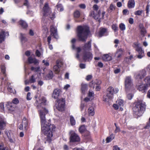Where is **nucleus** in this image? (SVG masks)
<instances>
[{
    "label": "nucleus",
    "instance_id": "f257e3e1",
    "mask_svg": "<svg viewBox=\"0 0 150 150\" xmlns=\"http://www.w3.org/2000/svg\"><path fill=\"white\" fill-rule=\"evenodd\" d=\"M46 102L45 98L42 97L38 100H36L35 105L40 111L42 131L47 136L46 141L50 143L51 142L53 132L54 131L55 127L54 125L50 124L49 122H47L46 120L45 116L48 112L44 107L46 104Z\"/></svg>",
    "mask_w": 150,
    "mask_h": 150
},
{
    "label": "nucleus",
    "instance_id": "f03ea898",
    "mask_svg": "<svg viewBox=\"0 0 150 150\" xmlns=\"http://www.w3.org/2000/svg\"><path fill=\"white\" fill-rule=\"evenodd\" d=\"M89 32V28L88 26H78L77 27V35L79 40L83 42H86Z\"/></svg>",
    "mask_w": 150,
    "mask_h": 150
},
{
    "label": "nucleus",
    "instance_id": "7ed1b4c3",
    "mask_svg": "<svg viewBox=\"0 0 150 150\" xmlns=\"http://www.w3.org/2000/svg\"><path fill=\"white\" fill-rule=\"evenodd\" d=\"M145 102L141 100H138L135 102V106L133 108L135 114L139 117L141 116L145 110Z\"/></svg>",
    "mask_w": 150,
    "mask_h": 150
},
{
    "label": "nucleus",
    "instance_id": "20e7f679",
    "mask_svg": "<svg viewBox=\"0 0 150 150\" xmlns=\"http://www.w3.org/2000/svg\"><path fill=\"white\" fill-rule=\"evenodd\" d=\"M43 11L44 12L43 16L42 23L44 24V25H45L47 24L46 20L44 18V17L48 15L49 16V17L52 19H54L55 18V14L54 13L52 14L50 9V8L48 4L46 3L44 5L43 8Z\"/></svg>",
    "mask_w": 150,
    "mask_h": 150
},
{
    "label": "nucleus",
    "instance_id": "39448f33",
    "mask_svg": "<svg viewBox=\"0 0 150 150\" xmlns=\"http://www.w3.org/2000/svg\"><path fill=\"white\" fill-rule=\"evenodd\" d=\"M119 90L117 89L114 90V88L110 86L107 89L106 94L104 96L103 100L105 102H108L113 97L114 93H117Z\"/></svg>",
    "mask_w": 150,
    "mask_h": 150
},
{
    "label": "nucleus",
    "instance_id": "423d86ee",
    "mask_svg": "<svg viewBox=\"0 0 150 150\" xmlns=\"http://www.w3.org/2000/svg\"><path fill=\"white\" fill-rule=\"evenodd\" d=\"M146 84H142L139 85L138 87V90L142 92H145L146 90L147 89L148 87L150 86V76L146 77L144 79Z\"/></svg>",
    "mask_w": 150,
    "mask_h": 150
},
{
    "label": "nucleus",
    "instance_id": "0eeeda50",
    "mask_svg": "<svg viewBox=\"0 0 150 150\" xmlns=\"http://www.w3.org/2000/svg\"><path fill=\"white\" fill-rule=\"evenodd\" d=\"M65 102V100L63 98L57 100L56 105L57 108L58 110L62 111L64 110Z\"/></svg>",
    "mask_w": 150,
    "mask_h": 150
},
{
    "label": "nucleus",
    "instance_id": "6e6552de",
    "mask_svg": "<svg viewBox=\"0 0 150 150\" xmlns=\"http://www.w3.org/2000/svg\"><path fill=\"white\" fill-rule=\"evenodd\" d=\"M125 86L126 91L133 89V84L131 76H128L126 77L125 80Z\"/></svg>",
    "mask_w": 150,
    "mask_h": 150
},
{
    "label": "nucleus",
    "instance_id": "1a4fd4ad",
    "mask_svg": "<svg viewBox=\"0 0 150 150\" xmlns=\"http://www.w3.org/2000/svg\"><path fill=\"white\" fill-rule=\"evenodd\" d=\"M76 41V39L75 38H73L71 40V42L72 44V48L73 50H76L77 52L76 54V57L77 58H79V53L81 52V48L80 47H75L74 43Z\"/></svg>",
    "mask_w": 150,
    "mask_h": 150
},
{
    "label": "nucleus",
    "instance_id": "9d476101",
    "mask_svg": "<svg viewBox=\"0 0 150 150\" xmlns=\"http://www.w3.org/2000/svg\"><path fill=\"white\" fill-rule=\"evenodd\" d=\"M135 45L136 47V50L138 53L137 57L139 59H141L144 56V51L142 47L139 46L138 44H136Z\"/></svg>",
    "mask_w": 150,
    "mask_h": 150
},
{
    "label": "nucleus",
    "instance_id": "9b49d317",
    "mask_svg": "<svg viewBox=\"0 0 150 150\" xmlns=\"http://www.w3.org/2000/svg\"><path fill=\"white\" fill-rule=\"evenodd\" d=\"M93 57L92 53L89 52H84L83 56V59L85 61H91Z\"/></svg>",
    "mask_w": 150,
    "mask_h": 150
},
{
    "label": "nucleus",
    "instance_id": "f8f14e48",
    "mask_svg": "<svg viewBox=\"0 0 150 150\" xmlns=\"http://www.w3.org/2000/svg\"><path fill=\"white\" fill-rule=\"evenodd\" d=\"M71 134L70 141L71 142H78L80 140V138L74 132L71 131L70 132Z\"/></svg>",
    "mask_w": 150,
    "mask_h": 150
},
{
    "label": "nucleus",
    "instance_id": "ddd939ff",
    "mask_svg": "<svg viewBox=\"0 0 150 150\" xmlns=\"http://www.w3.org/2000/svg\"><path fill=\"white\" fill-rule=\"evenodd\" d=\"M51 35L57 39L58 38L56 28L54 25H52L50 27Z\"/></svg>",
    "mask_w": 150,
    "mask_h": 150
},
{
    "label": "nucleus",
    "instance_id": "4468645a",
    "mask_svg": "<svg viewBox=\"0 0 150 150\" xmlns=\"http://www.w3.org/2000/svg\"><path fill=\"white\" fill-rule=\"evenodd\" d=\"M82 49L84 52H88L91 50V40L86 43L82 47Z\"/></svg>",
    "mask_w": 150,
    "mask_h": 150
},
{
    "label": "nucleus",
    "instance_id": "2eb2a0df",
    "mask_svg": "<svg viewBox=\"0 0 150 150\" xmlns=\"http://www.w3.org/2000/svg\"><path fill=\"white\" fill-rule=\"evenodd\" d=\"M146 75V72L144 70H142L140 71L139 73L136 74L134 75L135 79H142Z\"/></svg>",
    "mask_w": 150,
    "mask_h": 150
},
{
    "label": "nucleus",
    "instance_id": "dca6fc26",
    "mask_svg": "<svg viewBox=\"0 0 150 150\" xmlns=\"http://www.w3.org/2000/svg\"><path fill=\"white\" fill-rule=\"evenodd\" d=\"M28 125V121L25 117H24L23 120L22 124H20L19 125L18 127L20 130H22L23 129V126H24V129L26 130L27 129V127Z\"/></svg>",
    "mask_w": 150,
    "mask_h": 150
},
{
    "label": "nucleus",
    "instance_id": "f3484780",
    "mask_svg": "<svg viewBox=\"0 0 150 150\" xmlns=\"http://www.w3.org/2000/svg\"><path fill=\"white\" fill-rule=\"evenodd\" d=\"M101 81H98V85L101 83ZM90 87L94 88L95 87H96V91H99L100 88V87L99 86H98V84L96 83H94L93 81L91 82L89 84Z\"/></svg>",
    "mask_w": 150,
    "mask_h": 150
},
{
    "label": "nucleus",
    "instance_id": "a211bd4d",
    "mask_svg": "<svg viewBox=\"0 0 150 150\" xmlns=\"http://www.w3.org/2000/svg\"><path fill=\"white\" fill-rule=\"evenodd\" d=\"M1 72L2 73V74L4 76V78H2V79L3 80L4 79H5V81H7L8 79L6 78V67L4 65H2L1 66Z\"/></svg>",
    "mask_w": 150,
    "mask_h": 150
},
{
    "label": "nucleus",
    "instance_id": "6ab92c4d",
    "mask_svg": "<svg viewBox=\"0 0 150 150\" xmlns=\"http://www.w3.org/2000/svg\"><path fill=\"white\" fill-rule=\"evenodd\" d=\"M6 106L8 110L10 111L14 110L15 105L11 102L7 103Z\"/></svg>",
    "mask_w": 150,
    "mask_h": 150
},
{
    "label": "nucleus",
    "instance_id": "aec40b11",
    "mask_svg": "<svg viewBox=\"0 0 150 150\" xmlns=\"http://www.w3.org/2000/svg\"><path fill=\"white\" fill-rule=\"evenodd\" d=\"M108 33L107 29L106 28H100L99 33V36L100 37H101L105 35H107Z\"/></svg>",
    "mask_w": 150,
    "mask_h": 150
},
{
    "label": "nucleus",
    "instance_id": "412c9836",
    "mask_svg": "<svg viewBox=\"0 0 150 150\" xmlns=\"http://www.w3.org/2000/svg\"><path fill=\"white\" fill-rule=\"evenodd\" d=\"M28 62L30 64L34 63L35 64L39 63V61L38 59L35 58H33L31 57L28 58Z\"/></svg>",
    "mask_w": 150,
    "mask_h": 150
},
{
    "label": "nucleus",
    "instance_id": "4be33fe9",
    "mask_svg": "<svg viewBox=\"0 0 150 150\" xmlns=\"http://www.w3.org/2000/svg\"><path fill=\"white\" fill-rule=\"evenodd\" d=\"M60 90L58 89H56L54 91L52 97L55 99H57L59 96Z\"/></svg>",
    "mask_w": 150,
    "mask_h": 150
},
{
    "label": "nucleus",
    "instance_id": "5701e85b",
    "mask_svg": "<svg viewBox=\"0 0 150 150\" xmlns=\"http://www.w3.org/2000/svg\"><path fill=\"white\" fill-rule=\"evenodd\" d=\"M18 23L23 28H27L28 26V24L26 22L22 20H21L18 22Z\"/></svg>",
    "mask_w": 150,
    "mask_h": 150
},
{
    "label": "nucleus",
    "instance_id": "b1692460",
    "mask_svg": "<svg viewBox=\"0 0 150 150\" xmlns=\"http://www.w3.org/2000/svg\"><path fill=\"white\" fill-rule=\"evenodd\" d=\"M115 6L112 4H111L109 8L107 9V11L109 13H111L114 11L115 9Z\"/></svg>",
    "mask_w": 150,
    "mask_h": 150
},
{
    "label": "nucleus",
    "instance_id": "393cba45",
    "mask_svg": "<svg viewBox=\"0 0 150 150\" xmlns=\"http://www.w3.org/2000/svg\"><path fill=\"white\" fill-rule=\"evenodd\" d=\"M124 50L121 48L117 50L115 56L117 58H120Z\"/></svg>",
    "mask_w": 150,
    "mask_h": 150
},
{
    "label": "nucleus",
    "instance_id": "a878e982",
    "mask_svg": "<svg viewBox=\"0 0 150 150\" xmlns=\"http://www.w3.org/2000/svg\"><path fill=\"white\" fill-rule=\"evenodd\" d=\"M101 13V11L100 10H99L97 14H96L94 13V12L93 11L91 12L90 14V16H92L95 19L98 18L100 15Z\"/></svg>",
    "mask_w": 150,
    "mask_h": 150
},
{
    "label": "nucleus",
    "instance_id": "bb28decb",
    "mask_svg": "<svg viewBox=\"0 0 150 150\" xmlns=\"http://www.w3.org/2000/svg\"><path fill=\"white\" fill-rule=\"evenodd\" d=\"M88 115L90 116H93L95 114L94 109L92 106L90 107L88 110Z\"/></svg>",
    "mask_w": 150,
    "mask_h": 150
},
{
    "label": "nucleus",
    "instance_id": "cd10ccee",
    "mask_svg": "<svg viewBox=\"0 0 150 150\" xmlns=\"http://www.w3.org/2000/svg\"><path fill=\"white\" fill-rule=\"evenodd\" d=\"M103 59L105 61H108L112 59V58L111 56L108 54L104 55L102 57Z\"/></svg>",
    "mask_w": 150,
    "mask_h": 150
},
{
    "label": "nucleus",
    "instance_id": "c85d7f7f",
    "mask_svg": "<svg viewBox=\"0 0 150 150\" xmlns=\"http://www.w3.org/2000/svg\"><path fill=\"white\" fill-rule=\"evenodd\" d=\"M135 4L134 0H129L128 3V6L129 8H133L134 7Z\"/></svg>",
    "mask_w": 150,
    "mask_h": 150
},
{
    "label": "nucleus",
    "instance_id": "c756f323",
    "mask_svg": "<svg viewBox=\"0 0 150 150\" xmlns=\"http://www.w3.org/2000/svg\"><path fill=\"white\" fill-rule=\"evenodd\" d=\"M6 122H5L4 119L0 117V129H3L4 127L6 126Z\"/></svg>",
    "mask_w": 150,
    "mask_h": 150
},
{
    "label": "nucleus",
    "instance_id": "7c9ffc66",
    "mask_svg": "<svg viewBox=\"0 0 150 150\" xmlns=\"http://www.w3.org/2000/svg\"><path fill=\"white\" fill-rule=\"evenodd\" d=\"M87 89V85L86 84L82 83L81 84V90L82 93H85L86 90Z\"/></svg>",
    "mask_w": 150,
    "mask_h": 150
},
{
    "label": "nucleus",
    "instance_id": "2f4dec72",
    "mask_svg": "<svg viewBox=\"0 0 150 150\" xmlns=\"http://www.w3.org/2000/svg\"><path fill=\"white\" fill-rule=\"evenodd\" d=\"M5 32L2 31L0 33V43H2L4 40Z\"/></svg>",
    "mask_w": 150,
    "mask_h": 150
},
{
    "label": "nucleus",
    "instance_id": "473e14b6",
    "mask_svg": "<svg viewBox=\"0 0 150 150\" xmlns=\"http://www.w3.org/2000/svg\"><path fill=\"white\" fill-rule=\"evenodd\" d=\"M130 61L129 58H125L123 62L124 66L126 67L130 63Z\"/></svg>",
    "mask_w": 150,
    "mask_h": 150
},
{
    "label": "nucleus",
    "instance_id": "72a5a7b5",
    "mask_svg": "<svg viewBox=\"0 0 150 150\" xmlns=\"http://www.w3.org/2000/svg\"><path fill=\"white\" fill-rule=\"evenodd\" d=\"M21 39L22 43H25L27 41V39L25 37V35L24 34L21 33Z\"/></svg>",
    "mask_w": 150,
    "mask_h": 150
},
{
    "label": "nucleus",
    "instance_id": "f704fd0d",
    "mask_svg": "<svg viewBox=\"0 0 150 150\" xmlns=\"http://www.w3.org/2000/svg\"><path fill=\"white\" fill-rule=\"evenodd\" d=\"M114 136L113 134H112L109 137H107L106 138V142L108 143L110 142L114 138Z\"/></svg>",
    "mask_w": 150,
    "mask_h": 150
},
{
    "label": "nucleus",
    "instance_id": "c9c22d12",
    "mask_svg": "<svg viewBox=\"0 0 150 150\" xmlns=\"http://www.w3.org/2000/svg\"><path fill=\"white\" fill-rule=\"evenodd\" d=\"M74 16L75 18H78L81 15L80 12L78 10H76L74 13Z\"/></svg>",
    "mask_w": 150,
    "mask_h": 150
},
{
    "label": "nucleus",
    "instance_id": "e433bc0d",
    "mask_svg": "<svg viewBox=\"0 0 150 150\" xmlns=\"http://www.w3.org/2000/svg\"><path fill=\"white\" fill-rule=\"evenodd\" d=\"M116 103L120 107H122L124 105V101L121 99H119L116 101Z\"/></svg>",
    "mask_w": 150,
    "mask_h": 150
},
{
    "label": "nucleus",
    "instance_id": "4c0bfd02",
    "mask_svg": "<svg viewBox=\"0 0 150 150\" xmlns=\"http://www.w3.org/2000/svg\"><path fill=\"white\" fill-rule=\"evenodd\" d=\"M70 120L71 124L72 125H74L76 123V121L74 117L72 116H70Z\"/></svg>",
    "mask_w": 150,
    "mask_h": 150
},
{
    "label": "nucleus",
    "instance_id": "58836bf2",
    "mask_svg": "<svg viewBox=\"0 0 150 150\" xmlns=\"http://www.w3.org/2000/svg\"><path fill=\"white\" fill-rule=\"evenodd\" d=\"M35 75H33L30 77L29 81L30 83H34L36 81V79L35 78Z\"/></svg>",
    "mask_w": 150,
    "mask_h": 150
},
{
    "label": "nucleus",
    "instance_id": "ea45409f",
    "mask_svg": "<svg viewBox=\"0 0 150 150\" xmlns=\"http://www.w3.org/2000/svg\"><path fill=\"white\" fill-rule=\"evenodd\" d=\"M53 70L56 73H58L60 71L59 67L57 65H55L53 67Z\"/></svg>",
    "mask_w": 150,
    "mask_h": 150
},
{
    "label": "nucleus",
    "instance_id": "a19ab883",
    "mask_svg": "<svg viewBox=\"0 0 150 150\" xmlns=\"http://www.w3.org/2000/svg\"><path fill=\"white\" fill-rule=\"evenodd\" d=\"M57 10L60 11H62L64 10V8L62 6L61 4H58L57 6Z\"/></svg>",
    "mask_w": 150,
    "mask_h": 150
},
{
    "label": "nucleus",
    "instance_id": "79ce46f5",
    "mask_svg": "<svg viewBox=\"0 0 150 150\" xmlns=\"http://www.w3.org/2000/svg\"><path fill=\"white\" fill-rule=\"evenodd\" d=\"M119 27L120 29L122 31L124 30L125 29V26L124 23H121L120 24Z\"/></svg>",
    "mask_w": 150,
    "mask_h": 150
},
{
    "label": "nucleus",
    "instance_id": "37998d69",
    "mask_svg": "<svg viewBox=\"0 0 150 150\" xmlns=\"http://www.w3.org/2000/svg\"><path fill=\"white\" fill-rule=\"evenodd\" d=\"M63 64V62L60 60H57L56 62V65L59 68L61 67Z\"/></svg>",
    "mask_w": 150,
    "mask_h": 150
},
{
    "label": "nucleus",
    "instance_id": "c03bdc74",
    "mask_svg": "<svg viewBox=\"0 0 150 150\" xmlns=\"http://www.w3.org/2000/svg\"><path fill=\"white\" fill-rule=\"evenodd\" d=\"M112 29L115 32L117 31L118 30L117 25L116 24H113L112 25Z\"/></svg>",
    "mask_w": 150,
    "mask_h": 150
},
{
    "label": "nucleus",
    "instance_id": "a18cd8bd",
    "mask_svg": "<svg viewBox=\"0 0 150 150\" xmlns=\"http://www.w3.org/2000/svg\"><path fill=\"white\" fill-rule=\"evenodd\" d=\"M85 129V128L84 125L81 126L79 128V131L81 133H83Z\"/></svg>",
    "mask_w": 150,
    "mask_h": 150
},
{
    "label": "nucleus",
    "instance_id": "49530a36",
    "mask_svg": "<svg viewBox=\"0 0 150 150\" xmlns=\"http://www.w3.org/2000/svg\"><path fill=\"white\" fill-rule=\"evenodd\" d=\"M19 102L18 99L17 98H15L13 99L12 100V103L13 104H17Z\"/></svg>",
    "mask_w": 150,
    "mask_h": 150
},
{
    "label": "nucleus",
    "instance_id": "de8ad7c7",
    "mask_svg": "<svg viewBox=\"0 0 150 150\" xmlns=\"http://www.w3.org/2000/svg\"><path fill=\"white\" fill-rule=\"evenodd\" d=\"M47 76L49 79H51L53 77L52 72V71H49Z\"/></svg>",
    "mask_w": 150,
    "mask_h": 150
},
{
    "label": "nucleus",
    "instance_id": "09e8293b",
    "mask_svg": "<svg viewBox=\"0 0 150 150\" xmlns=\"http://www.w3.org/2000/svg\"><path fill=\"white\" fill-rule=\"evenodd\" d=\"M146 33V31L145 29L144 28H142L141 30V35H142L143 36H144Z\"/></svg>",
    "mask_w": 150,
    "mask_h": 150
},
{
    "label": "nucleus",
    "instance_id": "8fccbe9b",
    "mask_svg": "<svg viewBox=\"0 0 150 150\" xmlns=\"http://www.w3.org/2000/svg\"><path fill=\"white\" fill-rule=\"evenodd\" d=\"M142 12V11L138 10L135 12L134 14L140 16L141 15Z\"/></svg>",
    "mask_w": 150,
    "mask_h": 150
},
{
    "label": "nucleus",
    "instance_id": "3c124183",
    "mask_svg": "<svg viewBox=\"0 0 150 150\" xmlns=\"http://www.w3.org/2000/svg\"><path fill=\"white\" fill-rule=\"evenodd\" d=\"M43 63L44 64V65L46 66H48L49 65V63L47 61L43 60L42 61Z\"/></svg>",
    "mask_w": 150,
    "mask_h": 150
},
{
    "label": "nucleus",
    "instance_id": "603ef678",
    "mask_svg": "<svg viewBox=\"0 0 150 150\" xmlns=\"http://www.w3.org/2000/svg\"><path fill=\"white\" fill-rule=\"evenodd\" d=\"M31 93L30 92H28V93L27 95V99L28 100H30L31 99V98L30 96Z\"/></svg>",
    "mask_w": 150,
    "mask_h": 150
},
{
    "label": "nucleus",
    "instance_id": "864d4df0",
    "mask_svg": "<svg viewBox=\"0 0 150 150\" xmlns=\"http://www.w3.org/2000/svg\"><path fill=\"white\" fill-rule=\"evenodd\" d=\"M150 127V123L148 122L146 123V126L144 127V128L149 129Z\"/></svg>",
    "mask_w": 150,
    "mask_h": 150
},
{
    "label": "nucleus",
    "instance_id": "5fc2aeb1",
    "mask_svg": "<svg viewBox=\"0 0 150 150\" xmlns=\"http://www.w3.org/2000/svg\"><path fill=\"white\" fill-rule=\"evenodd\" d=\"M93 9L94 11H97L98 9V7L97 5L95 4L93 6Z\"/></svg>",
    "mask_w": 150,
    "mask_h": 150
},
{
    "label": "nucleus",
    "instance_id": "6e6d98bb",
    "mask_svg": "<svg viewBox=\"0 0 150 150\" xmlns=\"http://www.w3.org/2000/svg\"><path fill=\"white\" fill-rule=\"evenodd\" d=\"M120 127L118 126H116V129L115 131V133H116L117 132H120Z\"/></svg>",
    "mask_w": 150,
    "mask_h": 150
},
{
    "label": "nucleus",
    "instance_id": "4d7b16f0",
    "mask_svg": "<svg viewBox=\"0 0 150 150\" xmlns=\"http://www.w3.org/2000/svg\"><path fill=\"white\" fill-rule=\"evenodd\" d=\"M35 54L37 56L40 57L41 55V53L38 50H37L36 51Z\"/></svg>",
    "mask_w": 150,
    "mask_h": 150
},
{
    "label": "nucleus",
    "instance_id": "13d9d810",
    "mask_svg": "<svg viewBox=\"0 0 150 150\" xmlns=\"http://www.w3.org/2000/svg\"><path fill=\"white\" fill-rule=\"evenodd\" d=\"M113 107L115 110H117L120 107L117 103V104H114Z\"/></svg>",
    "mask_w": 150,
    "mask_h": 150
},
{
    "label": "nucleus",
    "instance_id": "bf43d9fd",
    "mask_svg": "<svg viewBox=\"0 0 150 150\" xmlns=\"http://www.w3.org/2000/svg\"><path fill=\"white\" fill-rule=\"evenodd\" d=\"M8 91L9 92H10L11 93H14V92L15 91H14L12 88L10 87H8Z\"/></svg>",
    "mask_w": 150,
    "mask_h": 150
},
{
    "label": "nucleus",
    "instance_id": "052dcab7",
    "mask_svg": "<svg viewBox=\"0 0 150 150\" xmlns=\"http://www.w3.org/2000/svg\"><path fill=\"white\" fill-rule=\"evenodd\" d=\"M52 35H49L47 38V42H48V44H50V41L51 40V36Z\"/></svg>",
    "mask_w": 150,
    "mask_h": 150
},
{
    "label": "nucleus",
    "instance_id": "680f3d73",
    "mask_svg": "<svg viewBox=\"0 0 150 150\" xmlns=\"http://www.w3.org/2000/svg\"><path fill=\"white\" fill-rule=\"evenodd\" d=\"M79 7L82 9H85L86 8V6L84 4H80L79 5Z\"/></svg>",
    "mask_w": 150,
    "mask_h": 150
},
{
    "label": "nucleus",
    "instance_id": "e2e57ef3",
    "mask_svg": "<svg viewBox=\"0 0 150 150\" xmlns=\"http://www.w3.org/2000/svg\"><path fill=\"white\" fill-rule=\"evenodd\" d=\"M103 66V64L101 62H99L98 63V66L100 68H102Z\"/></svg>",
    "mask_w": 150,
    "mask_h": 150
},
{
    "label": "nucleus",
    "instance_id": "0e129e2a",
    "mask_svg": "<svg viewBox=\"0 0 150 150\" xmlns=\"http://www.w3.org/2000/svg\"><path fill=\"white\" fill-rule=\"evenodd\" d=\"M92 78V76L91 75H88L86 76V79L87 81H89Z\"/></svg>",
    "mask_w": 150,
    "mask_h": 150
},
{
    "label": "nucleus",
    "instance_id": "69168bd1",
    "mask_svg": "<svg viewBox=\"0 0 150 150\" xmlns=\"http://www.w3.org/2000/svg\"><path fill=\"white\" fill-rule=\"evenodd\" d=\"M132 95L131 94H129L127 95V98L129 100H131L132 97Z\"/></svg>",
    "mask_w": 150,
    "mask_h": 150
},
{
    "label": "nucleus",
    "instance_id": "338daca9",
    "mask_svg": "<svg viewBox=\"0 0 150 150\" xmlns=\"http://www.w3.org/2000/svg\"><path fill=\"white\" fill-rule=\"evenodd\" d=\"M94 95V94L93 92L90 91L89 92L88 94V96L90 97L93 96Z\"/></svg>",
    "mask_w": 150,
    "mask_h": 150
},
{
    "label": "nucleus",
    "instance_id": "774afa93",
    "mask_svg": "<svg viewBox=\"0 0 150 150\" xmlns=\"http://www.w3.org/2000/svg\"><path fill=\"white\" fill-rule=\"evenodd\" d=\"M79 66L80 68L82 69L85 68V65L84 64H80Z\"/></svg>",
    "mask_w": 150,
    "mask_h": 150
}]
</instances>
